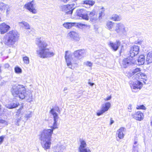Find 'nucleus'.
<instances>
[{
    "label": "nucleus",
    "mask_w": 152,
    "mask_h": 152,
    "mask_svg": "<svg viewBox=\"0 0 152 152\" xmlns=\"http://www.w3.org/2000/svg\"><path fill=\"white\" fill-rule=\"evenodd\" d=\"M50 113L53 115L54 120L51 129L44 130L41 133L40 137L42 146L45 150L49 149L50 148L51 144V138L53 130L58 128L57 123L58 118V114L53 108L50 110Z\"/></svg>",
    "instance_id": "f257e3e1"
},
{
    "label": "nucleus",
    "mask_w": 152,
    "mask_h": 152,
    "mask_svg": "<svg viewBox=\"0 0 152 152\" xmlns=\"http://www.w3.org/2000/svg\"><path fill=\"white\" fill-rule=\"evenodd\" d=\"M11 91L14 97H19L22 99H25L29 102L31 101L32 94L30 92L26 91L25 88L22 85L13 86Z\"/></svg>",
    "instance_id": "f03ea898"
},
{
    "label": "nucleus",
    "mask_w": 152,
    "mask_h": 152,
    "mask_svg": "<svg viewBox=\"0 0 152 152\" xmlns=\"http://www.w3.org/2000/svg\"><path fill=\"white\" fill-rule=\"evenodd\" d=\"M36 44L39 48L37 50V54L40 57L42 58H48L54 55V53L50 51L47 48V43L44 41L42 40L41 38L36 39Z\"/></svg>",
    "instance_id": "7ed1b4c3"
},
{
    "label": "nucleus",
    "mask_w": 152,
    "mask_h": 152,
    "mask_svg": "<svg viewBox=\"0 0 152 152\" xmlns=\"http://www.w3.org/2000/svg\"><path fill=\"white\" fill-rule=\"evenodd\" d=\"M84 52V50L81 49L76 50L72 54L69 51H66L65 58L67 66L72 69L71 60H73V61H76L79 60L83 55Z\"/></svg>",
    "instance_id": "20e7f679"
},
{
    "label": "nucleus",
    "mask_w": 152,
    "mask_h": 152,
    "mask_svg": "<svg viewBox=\"0 0 152 152\" xmlns=\"http://www.w3.org/2000/svg\"><path fill=\"white\" fill-rule=\"evenodd\" d=\"M19 37V34L17 31L14 30L10 31L4 38V43L6 45L10 47L18 41Z\"/></svg>",
    "instance_id": "39448f33"
},
{
    "label": "nucleus",
    "mask_w": 152,
    "mask_h": 152,
    "mask_svg": "<svg viewBox=\"0 0 152 152\" xmlns=\"http://www.w3.org/2000/svg\"><path fill=\"white\" fill-rule=\"evenodd\" d=\"M114 31L121 35H126L127 30L124 24L122 23H115Z\"/></svg>",
    "instance_id": "423d86ee"
},
{
    "label": "nucleus",
    "mask_w": 152,
    "mask_h": 152,
    "mask_svg": "<svg viewBox=\"0 0 152 152\" xmlns=\"http://www.w3.org/2000/svg\"><path fill=\"white\" fill-rule=\"evenodd\" d=\"M36 4L34 0L27 3L25 5V8L33 14H35L37 12L36 9Z\"/></svg>",
    "instance_id": "0eeeda50"
},
{
    "label": "nucleus",
    "mask_w": 152,
    "mask_h": 152,
    "mask_svg": "<svg viewBox=\"0 0 152 152\" xmlns=\"http://www.w3.org/2000/svg\"><path fill=\"white\" fill-rule=\"evenodd\" d=\"M75 7V4L73 3L61 6L60 8L62 11L65 12L67 14H71Z\"/></svg>",
    "instance_id": "6e6552de"
},
{
    "label": "nucleus",
    "mask_w": 152,
    "mask_h": 152,
    "mask_svg": "<svg viewBox=\"0 0 152 152\" xmlns=\"http://www.w3.org/2000/svg\"><path fill=\"white\" fill-rule=\"evenodd\" d=\"M140 49V47L138 46L133 45L131 47L128 55L132 58L138 55Z\"/></svg>",
    "instance_id": "1a4fd4ad"
},
{
    "label": "nucleus",
    "mask_w": 152,
    "mask_h": 152,
    "mask_svg": "<svg viewBox=\"0 0 152 152\" xmlns=\"http://www.w3.org/2000/svg\"><path fill=\"white\" fill-rule=\"evenodd\" d=\"M86 14H87V11L82 9L77 10L76 12L77 15L78 16L84 19L88 20V16Z\"/></svg>",
    "instance_id": "9d476101"
},
{
    "label": "nucleus",
    "mask_w": 152,
    "mask_h": 152,
    "mask_svg": "<svg viewBox=\"0 0 152 152\" xmlns=\"http://www.w3.org/2000/svg\"><path fill=\"white\" fill-rule=\"evenodd\" d=\"M134 61L132 58H126L123 60L122 63V66L123 67L126 68L129 65L132 64H134Z\"/></svg>",
    "instance_id": "9b49d317"
},
{
    "label": "nucleus",
    "mask_w": 152,
    "mask_h": 152,
    "mask_svg": "<svg viewBox=\"0 0 152 152\" xmlns=\"http://www.w3.org/2000/svg\"><path fill=\"white\" fill-rule=\"evenodd\" d=\"M130 84L131 88L134 89H140L143 86V84L142 83L138 80H137V81L133 82L132 84L130 83Z\"/></svg>",
    "instance_id": "f8f14e48"
},
{
    "label": "nucleus",
    "mask_w": 152,
    "mask_h": 152,
    "mask_svg": "<svg viewBox=\"0 0 152 152\" xmlns=\"http://www.w3.org/2000/svg\"><path fill=\"white\" fill-rule=\"evenodd\" d=\"M86 15L88 16V20L90 18L92 22H94L97 19V16L95 14L94 11L90 12L87 11Z\"/></svg>",
    "instance_id": "ddd939ff"
},
{
    "label": "nucleus",
    "mask_w": 152,
    "mask_h": 152,
    "mask_svg": "<svg viewBox=\"0 0 152 152\" xmlns=\"http://www.w3.org/2000/svg\"><path fill=\"white\" fill-rule=\"evenodd\" d=\"M134 79H135L136 80H138L139 81H141V79L145 80H147V76L144 73L142 72H139L137 73V74L135 75L133 77Z\"/></svg>",
    "instance_id": "4468645a"
},
{
    "label": "nucleus",
    "mask_w": 152,
    "mask_h": 152,
    "mask_svg": "<svg viewBox=\"0 0 152 152\" xmlns=\"http://www.w3.org/2000/svg\"><path fill=\"white\" fill-rule=\"evenodd\" d=\"M121 44V42L119 40H117L115 42L113 43L112 42H110V46L114 51H116L118 49Z\"/></svg>",
    "instance_id": "2eb2a0df"
},
{
    "label": "nucleus",
    "mask_w": 152,
    "mask_h": 152,
    "mask_svg": "<svg viewBox=\"0 0 152 152\" xmlns=\"http://www.w3.org/2000/svg\"><path fill=\"white\" fill-rule=\"evenodd\" d=\"M68 36H69L74 40L79 41L80 39V37L78 34L75 31H72L68 34Z\"/></svg>",
    "instance_id": "dca6fc26"
},
{
    "label": "nucleus",
    "mask_w": 152,
    "mask_h": 152,
    "mask_svg": "<svg viewBox=\"0 0 152 152\" xmlns=\"http://www.w3.org/2000/svg\"><path fill=\"white\" fill-rule=\"evenodd\" d=\"M10 26L5 24L2 23L0 25V31L1 34H3L8 31L10 28Z\"/></svg>",
    "instance_id": "f3484780"
},
{
    "label": "nucleus",
    "mask_w": 152,
    "mask_h": 152,
    "mask_svg": "<svg viewBox=\"0 0 152 152\" xmlns=\"http://www.w3.org/2000/svg\"><path fill=\"white\" fill-rule=\"evenodd\" d=\"M106 28L111 31H114L115 26V23L110 21H107L106 23Z\"/></svg>",
    "instance_id": "a211bd4d"
},
{
    "label": "nucleus",
    "mask_w": 152,
    "mask_h": 152,
    "mask_svg": "<svg viewBox=\"0 0 152 152\" xmlns=\"http://www.w3.org/2000/svg\"><path fill=\"white\" fill-rule=\"evenodd\" d=\"M133 118L137 120L141 121L143 119L144 116L142 113L139 111L137 112L134 115Z\"/></svg>",
    "instance_id": "6ab92c4d"
},
{
    "label": "nucleus",
    "mask_w": 152,
    "mask_h": 152,
    "mask_svg": "<svg viewBox=\"0 0 152 152\" xmlns=\"http://www.w3.org/2000/svg\"><path fill=\"white\" fill-rule=\"evenodd\" d=\"M21 109H19L18 112H17L16 116L17 118L16 120L17 122H19L20 120L23 118L24 112L22 111Z\"/></svg>",
    "instance_id": "aec40b11"
},
{
    "label": "nucleus",
    "mask_w": 152,
    "mask_h": 152,
    "mask_svg": "<svg viewBox=\"0 0 152 152\" xmlns=\"http://www.w3.org/2000/svg\"><path fill=\"white\" fill-rule=\"evenodd\" d=\"M124 129V128L122 127L117 131L116 134L118 135V137L119 139H121L124 138V134L123 132Z\"/></svg>",
    "instance_id": "412c9836"
},
{
    "label": "nucleus",
    "mask_w": 152,
    "mask_h": 152,
    "mask_svg": "<svg viewBox=\"0 0 152 152\" xmlns=\"http://www.w3.org/2000/svg\"><path fill=\"white\" fill-rule=\"evenodd\" d=\"M110 19L115 21H119L121 19V17L120 15L114 14L110 17Z\"/></svg>",
    "instance_id": "4be33fe9"
},
{
    "label": "nucleus",
    "mask_w": 152,
    "mask_h": 152,
    "mask_svg": "<svg viewBox=\"0 0 152 152\" xmlns=\"http://www.w3.org/2000/svg\"><path fill=\"white\" fill-rule=\"evenodd\" d=\"M19 24L20 26L25 27L26 29L30 30V26L25 21H22L19 22Z\"/></svg>",
    "instance_id": "5701e85b"
},
{
    "label": "nucleus",
    "mask_w": 152,
    "mask_h": 152,
    "mask_svg": "<svg viewBox=\"0 0 152 152\" xmlns=\"http://www.w3.org/2000/svg\"><path fill=\"white\" fill-rule=\"evenodd\" d=\"M146 62L148 64H149L152 63V52H149L147 56Z\"/></svg>",
    "instance_id": "b1692460"
},
{
    "label": "nucleus",
    "mask_w": 152,
    "mask_h": 152,
    "mask_svg": "<svg viewBox=\"0 0 152 152\" xmlns=\"http://www.w3.org/2000/svg\"><path fill=\"white\" fill-rule=\"evenodd\" d=\"M111 106V104L109 102L105 103L102 107V108L105 112L107 111Z\"/></svg>",
    "instance_id": "393cba45"
},
{
    "label": "nucleus",
    "mask_w": 152,
    "mask_h": 152,
    "mask_svg": "<svg viewBox=\"0 0 152 152\" xmlns=\"http://www.w3.org/2000/svg\"><path fill=\"white\" fill-rule=\"evenodd\" d=\"M80 145L79 148V150L82 151L83 149L85 148L86 146V144L85 141L82 139L80 140Z\"/></svg>",
    "instance_id": "a878e982"
},
{
    "label": "nucleus",
    "mask_w": 152,
    "mask_h": 152,
    "mask_svg": "<svg viewBox=\"0 0 152 152\" xmlns=\"http://www.w3.org/2000/svg\"><path fill=\"white\" fill-rule=\"evenodd\" d=\"M19 104V103L17 102H15V103L12 102L10 104L6 105V106L7 108L9 109H12L17 107Z\"/></svg>",
    "instance_id": "bb28decb"
},
{
    "label": "nucleus",
    "mask_w": 152,
    "mask_h": 152,
    "mask_svg": "<svg viewBox=\"0 0 152 152\" xmlns=\"http://www.w3.org/2000/svg\"><path fill=\"white\" fill-rule=\"evenodd\" d=\"M76 24L75 23L66 22L63 24V26L66 28L70 29Z\"/></svg>",
    "instance_id": "cd10ccee"
},
{
    "label": "nucleus",
    "mask_w": 152,
    "mask_h": 152,
    "mask_svg": "<svg viewBox=\"0 0 152 152\" xmlns=\"http://www.w3.org/2000/svg\"><path fill=\"white\" fill-rule=\"evenodd\" d=\"M145 60V57L144 56H140L137 59V62L138 63V64L139 65L143 64L144 63Z\"/></svg>",
    "instance_id": "c85d7f7f"
},
{
    "label": "nucleus",
    "mask_w": 152,
    "mask_h": 152,
    "mask_svg": "<svg viewBox=\"0 0 152 152\" xmlns=\"http://www.w3.org/2000/svg\"><path fill=\"white\" fill-rule=\"evenodd\" d=\"M83 4L88 5L90 6H93L95 3V1L93 0H86L83 1Z\"/></svg>",
    "instance_id": "c756f323"
},
{
    "label": "nucleus",
    "mask_w": 152,
    "mask_h": 152,
    "mask_svg": "<svg viewBox=\"0 0 152 152\" xmlns=\"http://www.w3.org/2000/svg\"><path fill=\"white\" fill-rule=\"evenodd\" d=\"M101 10H102L99 13V18L100 20L102 18V16H104V9L103 7H102Z\"/></svg>",
    "instance_id": "7c9ffc66"
},
{
    "label": "nucleus",
    "mask_w": 152,
    "mask_h": 152,
    "mask_svg": "<svg viewBox=\"0 0 152 152\" xmlns=\"http://www.w3.org/2000/svg\"><path fill=\"white\" fill-rule=\"evenodd\" d=\"M15 72L17 74L21 73L22 72V69L19 66H17L14 69Z\"/></svg>",
    "instance_id": "2f4dec72"
},
{
    "label": "nucleus",
    "mask_w": 152,
    "mask_h": 152,
    "mask_svg": "<svg viewBox=\"0 0 152 152\" xmlns=\"http://www.w3.org/2000/svg\"><path fill=\"white\" fill-rule=\"evenodd\" d=\"M23 61L24 63L28 64H29V58L26 56L23 57Z\"/></svg>",
    "instance_id": "473e14b6"
},
{
    "label": "nucleus",
    "mask_w": 152,
    "mask_h": 152,
    "mask_svg": "<svg viewBox=\"0 0 152 152\" xmlns=\"http://www.w3.org/2000/svg\"><path fill=\"white\" fill-rule=\"evenodd\" d=\"M31 116L32 112L30 111H28L26 114L25 116H24V117L25 118H26V120H27L28 118L31 117Z\"/></svg>",
    "instance_id": "72a5a7b5"
},
{
    "label": "nucleus",
    "mask_w": 152,
    "mask_h": 152,
    "mask_svg": "<svg viewBox=\"0 0 152 152\" xmlns=\"http://www.w3.org/2000/svg\"><path fill=\"white\" fill-rule=\"evenodd\" d=\"M141 71V69L140 68H137L136 69H134L132 71V74H134L136 75L137 73H139Z\"/></svg>",
    "instance_id": "f704fd0d"
},
{
    "label": "nucleus",
    "mask_w": 152,
    "mask_h": 152,
    "mask_svg": "<svg viewBox=\"0 0 152 152\" xmlns=\"http://www.w3.org/2000/svg\"><path fill=\"white\" fill-rule=\"evenodd\" d=\"M79 152H91L90 150L88 148H85L83 149L82 151L79 150Z\"/></svg>",
    "instance_id": "c9c22d12"
},
{
    "label": "nucleus",
    "mask_w": 152,
    "mask_h": 152,
    "mask_svg": "<svg viewBox=\"0 0 152 152\" xmlns=\"http://www.w3.org/2000/svg\"><path fill=\"white\" fill-rule=\"evenodd\" d=\"M136 108L137 109H143V110H145L146 109V107L143 105H141L140 106H138Z\"/></svg>",
    "instance_id": "e433bc0d"
},
{
    "label": "nucleus",
    "mask_w": 152,
    "mask_h": 152,
    "mask_svg": "<svg viewBox=\"0 0 152 152\" xmlns=\"http://www.w3.org/2000/svg\"><path fill=\"white\" fill-rule=\"evenodd\" d=\"M104 112H105L102 109L100 111H98L97 113V115L98 116H100Z\"/></svg>",
    "instance_id": "4c0bfd02"
},
{
    "label": "nucleus",
    "mask_w": 152,
    "mask_h": 152,
    "mask_svg": "<svg viewBox=\"0 0 152 152\" xmlns=\"http://www.w3.org/2000/svg\"><path fill=\"white\" fill-rule=\"evenodd\" d=\"M85 64L87 66L90 67H91L92 66V64L91 62L87 61L85 63Z\"/></svg>",
    "instance_id": "58836bf2"
},
{
    "label": "nucleus",
    "mask_w": 152,
    "mask_h": 152,
    "mask_svg": "<svg viewBox=\"0 0 152 152\" xmlns=\"http://www.w3.org/2000/svg\"><path fill=\"white\" fill-rule=\"evenodd\" d=\"M4 137L3 136L0 137V145H1L3 142Z\"/></svg>",
    "instance_id": "ea45409f"
},
{
    "label": "nucleus",
    "mask_w": 152,
    "mask_h": 152,
    "mask_svg": "<svg viewBox=\"0 0 152 152\" xmlns=\"http://www.w3.org/2000/svg\"><path fill=\"white\" fill-rule=\"evenodd\" d=\"M132 105L131 104H129L128 107V109L129 110V112H131V110L132 109Z\"/></svg>",
    "instance_id": "a19ab883"
},
{
    "label": "nucleus",
    "mask_w": 152,
    "mask_h": 152,
    "mask_svg": "<svg viewBox=\"0 0 152 152\" xmlns=\"http://www.w3.org/2000/svg\"><path fill=\"white\" fill-rule=\"evenodd\" d=\"M111 99V96H110L104 99L105 101H107L110 100Z\"/></svg>",
    "instance_id": "79ce46f5"
},
{
    "label": "nucleus",
    "mask_w": 152,
    "mask_h": 152,
    "mask_svg": "<svg viewBox=\"0 0 152 152\" xmlns=\"http://www.w3.org/2000/svg\"><path fill=\"white\" fill-rule=\"evenodd\" d=\"M114 121L113 120H112V118H111L110 119V125H111L112 124L114 123Z\"/></svg>",
    "instance_id": "37998d69"
},
{
    "label": "nucleus",
    "mask_w": 152,
    "mask_h": 152,
    "mask_svg": "<svg viewBox=\"0 0 152 152\" xmlns=\"http://www.w3.org/2000/svg\"><path fill=\"white\" fill-rule=\"evenodd\" d=\"M132 71L129 73V77H132L133 75H134V74H132Z\"/></svg>",
    "instance_id": "c03bdc74"
},
{
    "label": "nucleus",
    "mask_w": 152,
    "mask_h": 152,
    "mask_svg": "<svg viewBox=\"0 0 152 152\" xmlns=\"http://www.w3.org/2000/svg\"><path fill=\"white\" fill-rule=\"evenodd\" d=\"M132 71L129 73V77H132L133 75H134V74H132Z\"/></svg>",
    "instance_id": "a18cd8bd"
},
{
    "label": "nucleus",
    "mask_w": 152,
    "mask_h": 152,
    "mask_svg": "<svg viewBox=\"0 0 152 152\" xmlns=\"http://www.w3.org/2000/svg\"><path fill=\"white\" fill-rule=\"evenodd\" d=\"M70 0H60L61 1L63 2L64 3H66L68 1H69Z\"/></svg>",
    "instance_id": "49530a36"
},
{
    "label": "nucleus",
    "mask_w": 152,
    "mask_h": 152,
    "mask_svg": "<svg viewBox=\"0 0 152 152\" xmlns=\"http://www.w3.org/2000/svg\"><path fill=\"white\" fill-rule=\"evenodd\" d=\"M88 84H90V85L91 86H93L94 85V83H91L90 82H88Z\"/></svg>",
    "instance_id": "de8ad7c7"
},
{
    "label": "nucleus",
    "mask_w": 152,
    "mask_h": 152,
    "mask_svg": "<svg viewBox=\"0 0 152 152\" xmlns=\"http://www.w3.org/2000/svg\"><path fill=\"white\" fill-rule=\"evenodd\" d=\"M5 122V121L4 120H1L0 118V123H4V122Z\"/></svg>",
    "instance_id": "09e8293b"
},
{
    "label": "nucleus",
    "mask_w": 152,
    "mask_h": 152,
    "mask_svg": "<svg viewBox=\"0 0 152 152\" xmlns=\"http://www.w3.org/2000/svg\"><path fill=\"white\" fill-rule=\"evenodd\" d=\"M9 64H6L5 65V67L6 68H8L9 67Z\"/></svg>",
    "instance_id": "8fccbe9b"
},
{
    "label": "nucleus",
    "mask_w": 152,
    "mask_h": 152,
    "mask_svg": "<svg viewBox=\"0 0 152 152\" xmlns=\"http://www.w3.org/2000/svg\"><path fill=\"white\" fill-rule=\"evenodd\" d=\"M138 143L137 141L136 140L134 141V145H136Z\"/></svg>",
    "instance_id": "3c124183"
},
{
    "label": "nucleus",
    "mask_w": 152,
    "mask_h": 152,
    "mask_svg": "<svg viewBox=\"0 0 152 152\" xmlns=\"http://www.w3.org/2000/svg\"><path fill=\"white\" fill-rule=\"evenodd\" d=\"M67 90V88L66 87H65L64 88V91H65Z\"/></svg>",
    "instance_id": "603ef678"
},
{
    "label": "nucleus",
    "mask_w": 152,
    "mask_h": 152,
    "mask_svg": "<svg viewBox=\"0 0 152 152\" xmlns=\"http://www.w3.org/2000/svg\"><path fill=\"white\" fill-rule=\"evenodd\" d=\"M137 147V145H133V148H134Z\"/></svg>",
    "instance_id": "864d4df0"
},
{
    "label": "nucleus",
    "mask_w": 152,
    "mask_h": 152,
    "mask_svg": "<svg viewBox=\"0 0 152 152\" xmlns=\"http://www.w3.org/2000/svg\"><path fill=\"white\" fill-rule=\"evenodd\" d=\"M1 105H0V114H1Z\"/></svg>",
    "instance_id": "5fc2aeb1"
},
{
    "label": "nucleus",
    "mask_w": 152,
    "mask_h": 152,
    "mask_svg": "<svg viewBox=\"0 0 152 152\" xmlns=\"http://www.w3.org/2000/svg\"><path fill=\"white\" fill-rule=\"evenodd\" d=\"M55 109H56V110H57L58 109V107H56Z\"/></svg>",
    "instance_id": "6e6d98bb"
},
{
    "label": "nucleus",
    "mask_w": 152,
    "mask_h": 152,
    "mask_svg": "<svg viewBox=\"0 0 152 152\" xmlns=\"http://www.w3.org/2000/svg\"><path fill=\"white\" fill-rule=\"evenodd\" d=\"M151 126L152 127V121L151 122Z\"/></svg>",
    "instance_id": "4d7b16f0"
},
{
    "label": "nucleus",
    "mask_w": 152,
    "mask_h": 152,
    "mask_svg": "<svg viewBox=\"0 0 152 152\" xmlns=\"http://www.w3.org/2000/svg\"><path fill=\"white\" fill-rule=\"evenodd\" d=\"M36 17V16H34V17H33V18H34V17Z\"/></svg>",
    "instance_id": "13d9d810"
}]
</instances>
